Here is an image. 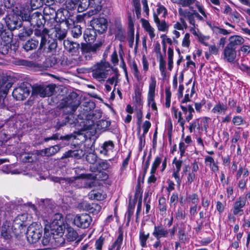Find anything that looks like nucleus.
<instances>
[{"label": "nucleus", "instance_id": "f257e3e1", "mask_svg": "<svg viewBox=\"0 0 250 250\" xmlns=\"http://www.w3.org/2000/svg\"><path fill=\"white\" fill-rule=\"evenodd\" d=\"M48 34V30H36L35 37L32 38V49L36 48L39 45L41 46L42 44V50L43 53H49L55 51L57 47V42L55 40L47 41Z\"/></svg>", "mask_w": 250, "mask_h": 250}, {"label": "nucleus", "instance_id": "f03ea898", "mask_svg": "<svg viewBox=\"0 0 250 250\" xmlns=\"http://www.w3.org/2000/svg\"><path fill=\"white\" fill-rule=\"evenodd\" d=\"M97 31L92 28L86 29L83 33V38L87 43H82L81 49L83 54L96 53L103 45L102 42L92 44L97 37Z\"/></svg>", "mask_w": 250, "mask_h": 250}, {"label": "nucleus", "instance_id": "7ed1b4c3", "mask_svg": "<svg viewBox=\"0 0 250 250\" xmlns=\"http://www.w3.org/2000/svg\"><path fill=\"white\" fill-rule=\"evenodd\" d=\"M30 11L28 9L23 10L15 7L14 8L5 18V22L9 28L14 29L21 20L23 21H31Z\"/></svg>", "mask_w": 250, "mask_h": 250}, {"label": "nucleus", "instance_id": "20e7f679", "mask_svg": "<svg viewBox=\"0 0 250 250\" xmlns=\"http://www.w3.org/2000/svg\"><path fill=\"white\" fill-rule=\"evenodd\" d=\"M65 226L64 223L63 216L61 213L55 214L53 218V221L49 226H46L44 229L50 230L53 235V239H62V237L64 233Z\"/></svg>", "mask_w": 250, "mask_h": 250}, {"label": "nucleus", "instance_id": "39448f33", "mask_svg": "<svg viewBox=\"0 0 250 250\" xmlns=\"http://www.w3.org/2000/svg\"><path fill=\"white\" fill-rule=\"evenodd\" d=\"M109 70V64L108 62H101L93 66L92 76L99 81H104L107 77Z\"/></svg>", "mask_w": 250, "mask_h": 250}, {"label": "nucleus", "instance_id": "423d86ee", "mask_svg": "<svg viewBox=\"0 0 250 250\" xmlns=\"http://www.w3.org/2000/svg\"><path fill=\"white\" fill-rule=\"evenodd\" d=\"M55 87L54 84L46 86L34 84L32 85V95H39L41 97H49L53 94Z\"/></svg>", "mask_w": 250, "mask_h": 250}, {"label": "nucleus", "instance_id": "0eeeda50", "mask_svg": "<svg viewBox=\"0 0 250 250\" xmlns=\"http://www.w3.org/2000/svg\"><path fill=\"white\" fill-rule=\"evenodd\" d=\"M80 104V101L76 98H72L71 96H69L62 100L59 106L61 108L68 109V112L73 113Z\"/></svg>", "mask_w": 250, "mask_h": 250}, {"label": "nucleus", "instance_id": "6e6552de", "mask_svg": "<svg viewBox=\"0 0 250 250\" xmlns=\"http://www.w3.org/2000/svg\"><path fill=\"white\" fill-rule=\"evenodd\" d=\"M61 24L58 21H54L51 24L50 28L48 30L49 33L54 34V37L59 41L63 40L66 37L67 30L64 28Z\"/></svg>", "mask_w": 250, "mask_h": 250}, {"label": "nucleus", "instance_id": "1a4fd4ad", "mask_svg": "<svg viewBox=\"0 0 250 250\" xmlns=\"http://www.w3.org/2000/svg\"><path fill=\"white\" fill-rule=\"evenodd\" d=\"M27 216L26 214H22L18 216L14 220L12 229L16 236L20 235L25 230V226L24 222L26 220Z\"/></svg>", "mask_w": 250, "mask_h": 250}, {"label": "nucleus", "instance_id": "9d476101", "mask_svg": "<svg viewBox=\"0 0 250 250\" xmlns=\"http://www.w3.org/2000/svg\"><path fill=\"white\" fill-rule=\"evenodd\" d=\"M91 222V216L87 213L77 214L73 220V224L77 227L82 229L88 228Z\"/></svg>", "mask_w": 250, "mask_h": 250}, {"label": "nucleus", "instance_id": "9b49d317", "mask_svg": "<svg viewBox=\"0 0 250 250\" xmlns=\"http://www.w3.org/2000/svg\"><path fill=\"white\" fill-rule=\"evenodd\" d=\"M91 25L98 33L102 34L107 29V21L104 18L94 19L91 21Z\"/></svg>", "mask_w": 250, "mask_h": 250}, {"label": "nucleus", "instance_id": "f8f14e48", "mask_svg": "<svg viewBox=\"0 0 250 250\" xmlns=\"http://www.w3.org/2000/svg\"><path fill=\"white\" fill-rule=\"evenodd\" d=\"M45 22L44 17L41 12L36 11L32 13V25L34 24V27L35 28L34 33L37 30H48L44 27Z\"/></svg>", "mask_w": 250, "mask_h": 250}, {"label": "nucleus", "instance_id": "ddd939ff", "mask_svg": "<svg viewBox=\"0 0 250 250\" xmlns=\"http://www.w3.org/2000/svg\"><path fill=\"white\" fill-rule=\"evenodd\" d=\"M29 90L27 83H23L19 87L14 89L12 95L17 100H23L29 95Z\"/></svg>", "mask_w": 250, "mask_h": 250}, {"label": "nucleus", "instance_id": "4468645a", "mask_svg": "<svg viewBox=\"0 0 250 250\" xmlns=\"http://www.w3.org/2000/svg\"><path fill=\"white\" fill-rule=\"evenodd\" d=\"M108 177V174L104 171H99L95 175L92 174L82 173L79 176L75 177V180H79L80 179H96L98 180H105Z\"/></svg>", "mask_w": 250, "mask_h": 250}, {"label": "nucleus", "instance_id": "2eb2a0df", "mask_svg": "<svg viewBox=\"0 0 250 250\" xmlns=\"http://www.w3.org/2000/svg\"><path fill=\"white\" fill-rule=\"evenodd\" d=\"M156 86V81L154 77H151L150 81L149 83V89L147 96V101L148 105L155 103V88Z\"/></svg>", "mask_w": 250, "mask_h": 250}, {"label": "nucleus", "instance_id": "dca6fc26", "mask_svg": "<svg viewBox=\"0 0 250 250\" xmlns=\"http://www.w3.org/2000/svg\"><path fill=\"white\" fill-rule=\"evenodd\" d=\"M156 86V81L154 77H151L150 81L149 83V89L147 96V101L148 105L155 103V88Z\"/></svg>", "mask_w": 250, "mask_h": 250}, {"label": "nucleus", "instance_id": "f3484780", "mask_svg": "<svg viewBox=\"0 0 250 250\" xmlns=\"http://www.w3.org/2000/svg\"><path fill=\"white\" fill-rule=\"evenodd\" d=\"M64 48L72 55H77L79 53V50L81 48L80 44L71 41L69 40H64L63 41Z\"/></svg>", "mask_w": 250, "mask_h": 250}, {"label": "nucleus", "instance_id": "a211bd4d", "mask_svg": "<svg viewBox=\"0 0 250 250\" xmlns=\"http://www.w3.org/2000/svg\"><path fill=\"white\" fill-rule=\"evenodd\" d=\"M246 204V198L243 196L238 197L233 206V213L235 215H241L243 214V208Z\"/></svg>", "mask_w": 250, "mask_h": 250}, {"label": "nucleus", "instance_id": "6ab92c4d", "mask_svg": "<svg viewBox=\"0 0 250 250\" xmlns=\"http://www.w3.org/2000/svg\"><path fill=\"white\" fill-rule=\"evenodd\" d=\"M178 13L181 18L187 19L190 25H194L195 20L194 18L193 10L191 9V11H190L188 9L179 8L178 9Z\"/></svg>", "mask_w": 250, "mask_h": 250}, {"label": "nucleus", "instance_id": "aec40b11", "mask_svg": "<svg viewBox=\"0 0 250 250\" xmlns=\"http://www.w3.org/2000/svg\"><path fill=\"white\" fill-rule=\"evenodd\" d=\"M85 154V152L82 149L69 150L65 152L62 156L61 159L74 158L76 159H81Z\"/></svg>", "mask_w": 250, "mask_h": 250}, {"label": "nucleus", "instance_id": "412c9836", "mask_svg": "<svg viewBox=\"0 0 250 250\" xmlns=\"http://www.w3.org/2000/svg\"><path fill=\"white\" fill-rule=\"evenodd\" d=\"M168 232L169 231L167 229H165L162 225H160L154 226L152 235L156 239H158L162 237H167L168 235Z\"/></svg>", "mask_w": 250, "mask_h": 250}, {"label": "nucleus", "instance_id": "4be33fe9", "mask_svg": "<svg viewBox=\"0 0 250 250\" xmlns=\"http://www.w3.org/2000/svg\"><path fill=\"white\" fill-rule=\"evenodd\" d=\"M180 108L184 115V119L186 122H189L193 118V113L195 111L192 105L188 104L187 106L181 104Z\"/></svg>", "mask_w": 250, "mask_h": 250}, {"label": "nucleus", "instance_id": "5701e85b", "mask_svg": "<svg viewBox=\"0 0 250 250\" xmlns=\"http://www.w3.org/2000/svg\"><path fill=\"white\" fill-rule=\"evenodd\" d=\"M33 227H36V229L32 230V243L37 242L41 238L42 232V228L40 223H32Z\"/></svg>", "mask_w": 250, "mask_h": 250}, {"label": "nucleus", "instance_id": "b1692460", "mask_svg": "<svg viewBox=\"0 0 250 250\" xmlns=\"http://www.w3.org/2000/svg\"><path fill=\"white\" fill-rule=\"evenodd\" d=\"M172 113L173 114L174 117L177 119V122L180 125L182 128V130L185 129V124L186 123V120H185L183 116V111H179L178 109L175 107L173 106L171 108Z\"/></svg>", "mask_w": 250, "mask_h": 250}, {"label": "nucleus", "instance_id": "393cba45", "mask_svg": "<svg viewBox=\"0 0 250 250\" xmlns=\"http://www.w3.org/2000/svg\"><path fill=\"white\" fill-rule=\"evenodd\" d=\"M224 58L229 62H232L234 61L236 53L235 49L227 45L224 50Z\"/></svg>", "mask_w": 250, "mask_h": 250}, {"label": "nucleus", "instance_id": "a878e982", "mask_svg": "<svg viewBox=\"0 0 250 250\" xmlns=\"http://www.w3.org/2000/svg\"><path fill=\"white\" fill-rule=\"evenodd\" d=\"M31 158V154L29 153L24 152L21 154L20 155V159L23 163H28V164H27V166H26V164H24V165L25 166H22L23 167H27L28 170L29 171V172H27L26 170H23V174L24 175L30 174V170L31 167V164L30 163V161Z\"/></svg>", "mask_w": 250, "mask_h": 250}, {"label": "nucleus", "instance_id": "bb28decb", "mask_svg": "<svg viewBox=\"0 0 250 250\" xmlns=\"http://www.w3.org/2000/svg\"><path fill=\"white\" fill-rule=\"evenodd\" d=\"M153 19L159 31L166 32L168 30L169 27L168 24L165 20L160 21L158 16L155 13L153 14Z\"/></svg>", "mask_w": 250, "mask_h": 250}, {"label": "nucleus", "instance_id": "cd10ccee", "mask_svg": "<svg viewBox=\"0 0 250 250\" xmlns=\"http://www.w3.org/2000/svg\"><path fill=\"white\" fill-rule=\"evenodd\" d=\"M42 45L39 46L38 50L32 56V67L40 65L39 62L41 61L44 58V53L42 50Z\"/></svg>", "mask_w": 250, "mask_h": 250}, {"label": "nucleus", "instance_id": "c85d7f7f", "mask_svg": "<svg viewBox=\"0 0 250 250\" xmlns=\"http://www.w3.org/2000/svg\"><path fill=\"white\" fill-rule=\"evenodd\" d=\"M228 108L226 104L219 102L212 108L211 112L214 114L224 115L226 114Z\"/></svg>", "mask_w": 250, "mask_h": 250}, {"label": "nucleus", "instance_id": "c756f323", "mask_svg": "<svg viewBox=\"0 0 250 250\" xmlns=\"http://www.w3.org/2000/svg\"><path fill=\"white\" fill-rule=\"evenodd\" d=\"M244 41V39L240 36H232L229 38V43L228 45L236 49L237 46L243 44Z\"/></svg>", "mask_w": 250, "mask_h": 250}, {"label": "nucleus", "instance_id": "7c9ffc66", "mask_svg": "<svg viewBox=\"0 0 250 250\" xmlns=\"http://www.w3.org/2000/svg\"><path fill=\"white\" fill-rule=\"evenodd\" d=\"M78 236V232L72 227L68 226L66 227V237L68 241L73 242L76 241Z\"/></svg>", "mask_w": 250, "mask_h": 250}, {"label": "nucleus", "instance_id": "2f4dec72", "mask_svg": "<svg viewBox=\"0 0 250 250\" xmlns=\"http://www.w3.org/2000/svg\"><path fill=\"white\" fill-rule=\"evenodd\" d=\"M123 241V232L120 230L119 232V235L112 244L111 248L109 249V250H120L121 245Z\"/></svg>", "mask_w": 250, "mask_h": 250}, {"label": "nucleus", "instance_id": "473e14b6", "mask_svg": "<svg viewBox=\"0 0 250 250\" xmlns=\"http://www.w3.org/2000/svg\"><path fill=\"white\" fill-rule=\"evenodd\" d=\"M60 149L59 145H55L53 146L45 148L42 151V154H44L46 156H51L57 153Z\"/></svg>", "mask_w": 250, "mask_h": 250}, {"label": "nucleus", "instance_id": "72a5a7b5", "mask_svg": "<svg viewBox=\"0 0 250 250\" xmlns=\"http://www.w3.org/2000/svg\"><path fill=\"white\" fill-rule=\"evenodd\" d=\"M58 23L62 24L64 28L66 27L65 29H67V30L75 25L74 20L69 18H66L65 17L64 19L61 18V20H59Z\"/></svg>", "mask_w": 250, "mask_h": 250}, {"label": "nucleus", "instance_id": "f704fd0d", "mask_svg": "<svg viewBox=\"0 0 250 250\" xmlns=\"http://www.w3.org/2000/svg\"><path fill=\"white\" fill-rule=\"evenodd\" d=\"M143 26L146 31L148 33L150 39L152 40L155 36L154 28L150 25L149 22L146 20H144Z\"/></svg>", "mask_w": 250, "mask_h": 250}, {"label": "nucleus", "instance_id": "c9c22d12", "mask_svg": "<svg viewBox=\"0 0 250 250\" xmlns=\"http://www.w3.org/2000/svg\"><path fill=\"white\" fill-rule=\"evenodd\" d=\"M105 194H103L99 191L92 190L88 194L89 198L92 200L102 201L105 198Z\"/></svg>", "mask_w": 250, "mask_h": 250}, {"label": "nucleus", "instance_id": "e433bc0d", "mask_svg": "<svg viewBox=\"0 0 250 250\" xmlns=\"http://www.w3.org/2000/svg\"><path fill=\"white\" fill-rule=\"evenodd\" d=\"M114 146V145L112 141H108L107 142H105L103 144L102 146V149L101 150V152L106 155L109 151L113 149Z\"/></svg>", "mask_w": 250, "mask_h": 250}, {"label": "nucleus", "instance_id": "4c0bfd02", "mask_svg": "<svg viewBox=\"0 0 250 250\" xmlns=\"http://www.w3.org/2000/svg\"><path fill=\"white\" fill-rule=\"evenodd\" d=\"M89 7L93 8L94 9L92 10V14H96L97 11L101 9L100 4L101 0H89Z\"/></svg>", "mask_w": 250, "mask_h": 250}, {"label": "nucleus", "instance_id": "58836bf2", "mask_svg": "<svg viewBox=\"0 0 250 250\" xmlns=\"http://www.w3.org/2000/svg\"><path fill=\"white\" fill-rule=\"evenodd\" d=\"M149 237V233L145 234L143 229L140 230L139 232V240L141 246L143 247H146V241Z\"/></svg>", "mask_w": 250, "mask_h": 250}, {"label": "nucleus", "instance_id": "ea45409f", "mask_svg": "<svg viewBox=\"0 0 250 250\" xmlns=\"http://www.w3.org/2000/svg\"><path fill=\"white\" fill-rule=\"evenodd\" d=\"M0 35L5 44H8L11 42L13 36L11 31H6L5 29Z\"/></svg>", "mask_w": 250, "mask_h": 250}, {"label": "nucleus", "instance_id": "a19ab883", "mask_svg": "<svg viewBox=\"0 0 250 250\" xmlns=\"http://www.w3.org/2000/svg\"><path fill=\"white\" fill-rule=\"evenodd\" d=\"M159 209L160 211V214L164 215L166 213L167 211V204L166 200L165 197H160L159 199Z\"/></svg>", "mask_w": 250, "mask_h": 250}, {"label": "nucleus", "instance_id": "79ce46f5", "mask_svg": "<svg viewBox=\"0 0 250 250\" xmlns=\"http://www.w3.org/2000/svg\"><path fill=\"white\" fill-rule=\"evenodd\" d=\"M82 27L79 25H75L71 30V35L74 38H79L82 36Z\"/></svg>", "mask_w": 250, "mask_h": 250}, {"label": "nucleus", "instance_id": "37998d69", "mask_svg": "<svg viewBox=\"0 0 250 250\" xmlns=\"http://www.w3.org/2000/svg\"><path fill=\"white\" fill-rule=\"evenodd\" d=\"M187 200L188 203L193 205H197L199 202V199L196 193H193L189 195L187 197Z\"/></svg>", "mask_w": 250, "mask_h": 250}, {"label": "nucleus", "instance_id": "c03bdc74", "mask_svg": "<svg viewBox=\"0 0 250 250\" xmlns=\"http://www.w3.org/2000/svg\"><path fill=\"white\" fill-rule=\"evenodd\" d=\"M110 125L109 121L101 120L97 123V129L101 130H105Z\"/></svg>", "mask_w": 250, "mask_h": 250}, {"label": "nucleus", "instance_id": "a18cd8bd", "mask_svg": "<svg viewBox=\"0 0 250 250\" xmlns=\"http://www.w3.org/2000/svg\"><path fill=\"white\" fill-rule=\"evenodd\" d=\"M47 229H45V232L44 236L42 240V244L43 246H47L51 241V237H53V235L51 234L50 231L48 230V231H46Z\"/></svg>", "mask_w": 250, "mask_h": 250}, {"label": "nucleus", "instance_id": "49530a36", "mask_svg": "<svg viewBox=\"0 0 250 250\" xmlns=\"http://www.w3.org/2000/svg\"><path fill=\"white\" fill-rule=\"evenodd\" d=\"M199 119H196L192 121V122L190 124L189 126L190 132H192L196 128L198 130H200V125L199 123Z\"/></svg>", "mask_w": 250, "mask_h": 250}, {"label": "nucleus", "instance_id": "de8ad7c7", "mask_svg": "<svg viewBox=\"0 0 250 250\" xmlns=\"http://www.w3.org/2000/svg\"><path fill=\"white\" fill-rule=\"evenodd\" d=\"M162 159L161 157L157 156L155 158L151 167V173L156 172V169L160 165Z\"/></svg>", "mask_w": 250, "mask_h": 250}, {"label": "nucleus", "instance_id": "09e8293b", "mask_svg": "<svg viewBox=\"0 0 250 250\" xmlns=\"http://www.w3.org/2000/svg\"><path fill=\"white\" fill-rule=\"evenodd\" d=\"M133 3L137 17L138 19H139L141 16V5L140 1L139 0H134Z\"/></svg>", "mask_w": 250, "mask_h": 250}, {"label": "nucleus", "instance_id": "8fccbe9b", "mask_svg": "<svg viewBox=\"0 0 250 250\" xmlns=\"http://www.w3.org/2000/svg\"><path fill=\"white\" fill-rule=\"evenodd\" d=\"M166 107L169 108L170 106L171 93L169 88H166Z\"/></svg>", "mask_w": 250, "mask_h": 250}, {"label": "nucleus", "instance_id": "3c124183", "mask_svg": "<svg viewBox=\"0 0 250 250\" xmlns=\"http://www.w3.org/2000/svg\"><path fill=\"white\" fill-rule=\"evenodd\" d=\"M86 160L90 164H94L97 161V156L93 153H90L86 155Z\"/></svg>", "mask_w": 250, "mask_h": 250}, {"label": "nucleus", "instance_id": "603ef678", "mask_svg": "<svg viewBox=\"0 0 250 250\" xmlns=\"http://www.w3.org/2000/svg\"><path fill=\"white\" fill-rule=\"evenodd\" d=\"M232 122L235 125H240L245 123V121L242 117L240 116H236L233 117Z\"/></svg>", "mask_w": 250, "mask_h": 250}, {"label": "nucleus", "instance_id": "864d4df0", "mask_svg": "<svg viewBox=\"0 0 250 250\" xmlns=\"http://www.w3.org/2000/svg\"><path fill=\"white\" fill-rule=\"evenodd\" d=\"M66 6L69 9H74L77 5L79 6V0H67Z\"/></svg>", "mask_w": 250, "mask_h": 250}, {"label": "nucleus", "instance_id": "5fc2aeb1", "mask_svg": "<svg viewBox=\"0 0 250 250\" xmlns=\"http://www.w3.org/2000/svg\"><path fill=\"white\" fill-rule=\"evenodd\" d=\"M178 232V235L179 239L182 242H185L187 240V235L185 233V230L184 229H183L182 227L179 228Z\"/></svg>", "mask_w": 250, "mask_h": 250}, {"label": "nucleus", "instance_id": "6e6d98bb", "mask_svg": "<svg viewBox=\"0 0 250 250\" xmlns=\"http://www.w3.org/2000/svg\"><path fill=\"white\" fill-rule=\"evenodd\" d=\"M159 69L162 75H165L166 72V62L163 59L162 56L161 55V57L159 60Z\"/></svg>", "mask_w": 250, "mask_h": 250}, {"label": "nucleus", "instance_id": "4d7b16f0", "mask_svg": "<svg viewBox=\"0 0 250 250\" xmlns=\"http://www.w3.org/2000/svg\"><path fill=\"white\" fill-rule=\"evenodd\" d=\"M104 238L102 236L100 237L95 242V249L96 250H102V247L104 244Z\"/></svg>", "mask_w": 250, "mask_h": 250}, {"label": "nucleus", "instance_id": "13d9d810", "mask_svg": "<svg viewBox=\"0 0 250 250\" xmlns=\"http://www.w3.org/2000/svg\"><path fill=\"white\" fill-rule=\"evenodd\" d=\"M89 0H79V7L82 10L87 9L89 7Z\"/></svg>", "mask_w": 250, "mask_h": 250}, {"label": "nucleus", "instance_id": "bf43d9fd", "mask_svg": "<svg viewBox=\"0 0 250 250\" xmlns=\"http://www.w3.org/2000/svg\"><path fill=\"white\" fill-rule=\"evenodd\" d=\"M190 35L189 33H186L182 41V45L183 47H188L189 46L190 41L189 39Z\"/></svg>", "mask_w": 250, "mask_h": 250}, {"label": "nucleus", "instance_id": "052dcab7", "mask_svg": "<svg viewBox=\"0 0 250 250\" xmlns=\"http://www.w3.org/2000/svg\"><path fill=\"white\" fill-rule=\"evenodd\" d=\"M197 0H182L181 2V5L183 7H188L190 9H192L193 7H190V5L195 3L196 2Z\"/></svg>", "mask_w": 250, "mask_h": 250}, {"label": "nucleus", "instance_id": "680f3d73", "mask_svg": "<svg viewBox=\"0 0 250 250\" xmlns=\"http://www.w3.org/2000/svg\"><path fill=\"white\" fill-rule=\"evenodd\" d=\"M158 8L157 9V15H160L161 13H163V16L165 17L167 15V10L162 5L158 4L157 5Z\"/></svg>", "mask_w": 250, "mask_h": 250}, {"label": "nucleus", "instance_id": "e2e57ef3", "mask_svg": "<svg viewBox=\"0 0 250 250\" xmlns=\"http://www.w3.org/2000/svg\"><path fill=\"white\" fill-rule=\"evenodd\" d=\"M151 123L148 121H146L142 126L143 129V135H145L148 131L150 127H151Z\"/></svg>", "mask_w": 250, "mask_h": 250}, {"label": "nucleus", "instance_id": "0e129e2a", "mask_svg": "<svg viewBox=\"0 0 250 250\" xmlns=\"http://www.w3.org/2000/svg\"><path fill=\"white\" fill-rule=\"evenodd\" d=\"M192 26L190 27L189 28V31L194 36H197L198 38L199 37V35H201L202 34L199 32V30L198 29H196V26L197 25L195 24V22H194V25H191Z\"/></svg>", "mask_w": 250, "mask_h": 250}, {"label": "nucleus", "instance_id": "69168bd1", "mask_svg": "<svg viewBox=\"0 0 250 250\" xmlns=\"http://www.w3.org/2000/svg\"><path fill=\"white\" fill-rule=\"evenodd\" d=\"M201 120V125H203L205 129H207L208 127V123L210 120V118L207 117H204L200 119Z\"/></svg>", "mask_w": 250, "mask_h": 250}, {"label": "nucleus", "instance_id": "338daca9", "mask_svg": "<svg viewBox=\"0 0 250 250\" xmlns=\"http://www.w3.org/2000/svg\"><path fill=\"white\" fill-rule=\"evenodd\" d=\"M195 5L198 9V11L203 15L204 17L205 18H207V15L205 12V9L204 7L199 4V2L198 1H196Z\"/></svg>", "mask_w": 250, "mask_h": 250}, {"label": "nucleus", "instance_id": "774afa93", "mask_svg": "<svg viewBox=\"0 0 250 250\" xmlns=\"http://www.w3.org/2000/svg\"><path fill=\"white\" fill-rule=\"evenodd\" d=\"M248 181V179L244 178L240 179L238 183V187L241 190H244L246 187Z\"/></svg>", "mask_w": 250, "mask_h": 250}]
</instances>
